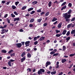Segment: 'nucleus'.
I'll use <instances>...</instances> for the list:
<instances>
[{
    "label": "nucleus",
    "instance_id": "10",
    "mask_svg": "<svg viewBox=\"0 0 75 75\" xmlns=\"http://www.w3.org/2000/svg\"><path fill=\"white\" fill-rule=\"evenodd\" d=\"M62 25V22H61L60 23H59L57 25L58 28H61V26Z\"/></svg>",
    "mask_w": 75,
    "mask_h": 75
},
{
    "label": "nucleus",
    "instance_id": "22",
    "mask_svg": "<svg viewBox=\"0 0 75 75\" xmlns=\"http://www.w3.org/2000/svg\"><path fill=\"white\" fill-rule=\"evenodd\" d=\"M70 38H70V37H68L66 39L67 41L66 42H68V41H69V40H70Z\"/></svg>",
    "mask_w": 75,
    "mask_h": 75
},
{
    "label": "nucleus",
    "instance_id": "29",
    "mask_svg": "<svg viewBox=\"0 0 75 75\" xmlns=\"http://www.w3.org/2000/svg\"><path fill=\"white\" fill-rule=\"evenodd\" d=\"M58 55H59V53H57L54 54L53 55V56H55V57L56 56H58Z\"/></svg>",
    "mask_w": 75,
    "mask_h": 75
},
{
    "label": "nucleus",
    "instance_id": "17",
    "mask_svg": "<svg viewBox=\"0 0 75 75\" xmlns=\"http://www.w3.org/2000/svg\"><path fill=\"white\" fill-rule=\"evenodd\" d=\"M27 56L28 58H31V55L30 53H28L27 54Z\"/></svg>",
    "mask_w": 75,
    "mask_h": 75
},
{
    "label": "nucleus",
    "instance_id": "11",
    "mask_svg": "<svg viewBox=\"0 0 75 75\" xmlns=\"http://www.w3.org/2000/svg\"><path fill=\"white\" fill-rule=\"evenodd\" d=\"M20 21V18L18 17L16 18H14L13 21Z\"/></svg>",
    "mask_w": 75,
    "mask_h": 75
},
{
    "label": "nucleus",
    "instance_id": "19",
    "mask_svg": "<svg viewBox=\"0 0 75 75\" xmlns=\"http://www.w3.org/2000/svg\"><path fill=\"white\" fill-rule=\"evenodd\" d=\"M38 3V1H34L32 2V4H33V5H35V4H36Z\"/></svg>",
    "mask_w": 75,
    "mask_h": 75
},
{
    "label": "nucleus",
    "instance_id": "8",
    "mask_svg": "<svg viewBox=\"0 0 75 75\" xmlns=\"http://www.w3.org/2000/svg\"><path fill=\"white\" fill-rule=\"evenodd\" d=\"M30 42V41H28L26 42H25V47H28L29 45V44Z\"/></svg>",
    "mask_w": 75,
    "mask_h": 75
},
{
    "label": "nucleus",
    "instance_id": "48",
    "mask_svg": "<svg viewBox=\"0 0 75 75\" xmlns=\"http://www.w3.org/2000/svg\"><path fill=\"white\" fill-rule=\"evenodd\" d=\"M11 1H9V2H7L6 4V5H8V4H10V3H11Z\"/></svg>",
    "mask_w": 75,
    "mask_h": 75
},
{
    "label": "nucleus",
    "instance_id": "7",
    "mask_svg": "<svg viewBox=\"0 0 75 75\" xmlns=\"http://www.w3.org/2000/svg\"><path fill=\"white\" fill-rule=\"evenodd\" d=\"M50 65H51V62H46L45 64V65H46V67H47L48 66Z\"/></svg>",
    "mask_w": 75,
    "mask_h": 75
},
{
    "label": "nucleus",
    "instance_id": "4",
    "mask_svg": "<svg viewBox=\"0 0 75 75\" xmlns=\"http://www.w3.org/2000/svg\"><path fill=\"white\" fill-rule=\"evenodd\" d=\"M75 26V25L74 24H72V23H70L67 26V28H70L71 27H74Z\"/></svg>",
    "mask_w": 75,
    "mask_h": 75
},
{
    "label": "nucleus",
    "instance_id": "52",
    "mask_svg": "<svg viewBox=\"0 0 75 75\" xmlns=\"http://www.w3.org/2000/svg\"><path fill=\"white\" fill-rule=\"evenodd\" d=\"M72 66H73V64L71 65H70V66L69 67V69H71V67H72Z\"/></svg>",
    "mask_w": 75,
    "mask_h": 75
},
{
    "label": "nucleus",
    "instance_id": "25",
    "mask_svg": "<svg viewBox=\"0 0 75 75\" xmlns=\"http://www.w3.org/2000/svg\"><path fill=\"white\" fill-rule=\"evenodd\" d=\"M25 55V52H23L21 54V57H23Z\"/></svg>",
    "mask_w": 75,
    "mask_h": 75
},
{
    "label": "nucleus",
    "instance_id": "33",
    "mask_svg": "<svg viewBox=\"0 0 75 75\" xmlns=\"http://www.w3.org/2000/svg\"><path fill=\"white\" fill-rule=\"evenodd\" d=\"M38 59H39L38 58H37V57H35L34 59V61H36L37 60H38Z\"/></svg>",
    "mask_w": 75,
    "mask_h": 75
},
{
    "label": "nucleus",
    "instance_id": "6",
    "mask_svg": "<svg viewBox=\"0 0 75 75\" xmlns=\"http://www.w3.org/2000/svg\"><path fill=\"white\" fill-rule=\"evenodd\" d=\"M16 45L18 48H21L22 46V44L21 43H18L16 44Z\"/></svg>",
    "mask_w": 75,
    "mask_h": 75
},
{
    "label": "nucleus",
    "instance_id": "2",
    "mask_svg": "<svg viewBox=\"0 0 75 75\" xmlns=\"http://www.w3.org/2000/svg\"><path fill=\"white\" fill-rule=\"evenodd\" d=\"M45 72V70L42 69H40V70L38 71V74L39 75L40 74H42V72Z\"/></svg>",
    "mask_w": 75,
    "mask_h": 75
},
{
    "label": "nucleus",
    "instance_id": "41",
    "mask_svg": "<svg viewBox=\"0 0 75 75\" xmlns=\"http://www.w3.org/2000/svg\"><path fill=\"white\" fill-rule=\"evenodd\" d=\"M47 25H48L47 23H45L43 24V26L44 27H46V26H47Z\"/></svg>",
    "mask_w": 75,
    "mask_h": 75
},
{
    "label": "nucleus",
    "instance_id": "21",
    "mask_svg": "<svg viewBox=\"0 0 75 75\" xmlns=\"http://www.w3.org/2000/svg\"><path fill=\"white\" fill-rule=\"evenodd\" d=\"M33 9H34V8H30L28 9V12L30 11H31V10H33Z\"/></svg>",
    "mask_w": 75,
    "mask_h": 75
},
{
    "label": "nucleus",
    "instance_id": "28",
    "mask_svg": "<svg viewBox=\"0 0 75 75\" xmlns=\"http://www.w3.org/2000/svg\"><path fill=\"white\" fill-rule=\"evenodd\" d=\"M42 21V18H40L39 19H38L37 20V22H41V21Z\"/></svg>",
    "mask_w": 75,
    "mask_h": 75
},
{
    "label": "nucleus",
    "instance_id": "40",
    "mask_svg": "<svg viewBox=\"0 0 75 75\" xmlns=\"http://www.w3.org/2000/svg\"><path fill=\"white\" fill-rule=\"evenodd\" d=\"M50 54H51V55H52L53 54H55V52H54V51H52L50 53Z\"/></svg>",
    "mask_w": 75,
    "mask_h": 75
},
{
    "label": "nucleus",
    "instance_id": "39",
    "mask_svg": "<svg viewBox=\"0 0 75 75\" xmlns=\"http://www.w3.org/2000/svg\"><path fill=\"white\" fill-rule=\"evenodd\" d=\"M35 11H33L31 12H30V14H33L34 13H35Z\"/></svg>",
    "mask_w": 75,
    "mask_h": 75
},
{
    "label": "nucleus",
    "instance_id": "24",
    "mask_svg": "<svg viewBox=\"0 0 75 75\" xmlns=\"http://www.w3.org/2000/svg\"><path fill=\"white\" fill-rule=\"evenodd\" d=\"M1 52L2 53H6L7 51L5 50H1Z\"/></svg>",
    "mask_w": 75,
    "mask_h": 75
},
{
    "label": "nucleus",
    "instance_id": "54",
    "mask_svg": "<svg viewBox=\"0 0 75 75\" xmlns=\"http://www.w3.org/2000/svg\"><path fill=\"white\" fill-rule=\"evenodd\" d=\"M74 55H75V54H70L69 55V56H70V57H73V56H74Z\"/></svg>",
    "mask_w": 75,
    "mask_h": 75
},
{
    "label": "nucleus",
    "instance_id": "62",
    "mask_svg": "<svg viewBox=\"0 0 75 75\" xmlns=\"http://www.w3.org/2000/svg\"><path fill=\"white\" fill-rule=\"evenodd\" d=\"M20 32H23V30L22 29H21L19 30Z\"/></svg>",
    "mask_w": 75,
    "mask_h": 75
},
{
    "label": "nucleus",
    "instance_id": "46",
    "mask_svg": "<svg viewBox=\"0 0 75 75\" xmlns=\"http://www.w3.org/2000/svg\"><path fill=\"white\" fill-rule=\"evenodd\" d=\"M13 51V50H11L10 51H9L8 52V53L9 54H10V53H11V52H12Z\"/></svg>",
    "mask_w": 75,
    "mask_h": 75
},
{
    "label": "nucleus",
    "instance_id": "45",
    "mask_svg": "<svg viewBox=\"0 0 75 75\" xmlns=\"http://www.w3.org/2000/svg\"><path fill=\"white\" fill-rule=\"evenodd\" d=\"M19 4V2L18 1H16L15 2V5L16 6H17L18 5V4Z\"/></svg>",
    "mask_w": 75,
    "mask_h": 75
},
{
    "label": "nucleus",
    "instance_id": "55",
    "mask_svg": "<svg viewBox=\"0 0 75 75\" xmlns=\"http://www.w3.org/2000/svg\"><path fill=\"white\" fill-rule=\"evenodd\" d=\"M30 27L31 28L33 27V25L32 24H30L29 25Z\"/></svg>",
    "mask_w": 75,
    "mask_h": 75
},
{
    "label": "nucleus",
    "instance_id": "12",
    "mask_svg": "<svg viewBox=\"0 0 75 75\" xmlns=\"http://www.w3.org/2000/svg\"><path fill=\"white\" fill-rule=\"evenodd\" d=\"M44 39H45V37L42 36L40 38L39 40L40 41H42V40H44Z\"/></svg>",
    "mask_w": 75,
    "mask_h": 75
},
{
    "label": "nucleus",
    "instance_id": "1",
    "mask_svg": "<svg viewBox=\"0 0 75 75\" xmlns=\"http://www.w3.org/2000/svg\"><path fill=\"white\" fill-rule=\"evenodd\" d=\"M72 12V10L69 9L67 12L64 13L63 15V17H64V19H65V21L67 22H69L70 19H69L70 17L71 16V13Z\"/></svg>",
    "mask_w": 75,
    "mask_h": 75
},
{
    "label": "nucleus",
    "instance_id": "14",
    "mask_svg": "<svg viewBox=\"0 0 75 75\" xmlns=\"http://www.w3.org/2000/svg\"><path fill=\"white\" fill-rule=\"evenodd\" d=\"M57 18L55 17H54L53 19H52V22H54V21H57Z\"/></svg>",
    "mask_w": 75,
    "mask_h": 75
},
{
    "label": "nucleus",
    "instance_id": "35",
    "mask_svg": "<svg viewBox=\"0 0 75 75\" xmlns=\"http://www.w3.org/2000/svg\"><path fill=\"white\" fill-rule=\"evenodd\" d=\"M11 57H14L15 56V53H13L10 54Z\"/></svg>",
    "mask_w": 75,
    "mask_h": 75
},
{
    "label": "nucleus",
    "instance_id": "44",
    "mask_svg": "<svg viewBox=\"0 0 75 75\" xmlns=\"http://www.w3.org/2000/svg\"><path fill=\"white\" fill-rule=\"evenodd\" d=\"M66 3H67V2H64L62 4V6H64L65 4H66Z\"/></svg>",
    "mask_w": 75,
    "mask_h": 75
},
{
    "label": "nucleus",
    "instance_id": "34",
    "mask_svg": "<svg viewBox=\"0 0 75 75\" xmlns=\"http://www.w3.org/2000/svg\"><path fill=\"white\" fill-rule=\"evenodd\" d=\"M12 8H13V9H16V6L14 5H13L12 6Z\"/></svg>",
    "mask_w": 75,
    "mask_h": 75
},
{
    "label": "nucleus",
    "instance_id": "47",
    "mask_svg": "<svg viewBox=\"0 0 75 75\" xmlns=\"http://www.w3.org/2000/svg\"><path fill=\"white\" fill-rule=\"evenodd\" d=\"M41 12V10L40 9L38 10H37V12L38 13H40V12Z\"/></svg>",
    "mask_w": 75,
    "mask_h": 75
},
{
    "label": "nucleus",
    "instance_id": "51",
    "mask_svg": "<svg viewBox=\"0 0 75 75\" xmlns=\"http://www.w3.org/2000/svg\"><path fill=\"white\" fill-rule=\"evenodd\" d=\"M29 72H31V69L28 68V69H27V71H28Z\"/></svg>",
    "mask_w": 75,
    "mask_h": 75
},
{
    "label": "nucleus",
    "instance_id": "36",
    "mask_svg": "<svg viewBox=\"0 0 75 75\" xmlns=\"http://www.w3.org/2000/svg\"><path fill=\"white\" fill-rule=\"evenodd\" d=\"M26 8H27V7H26V6H24L21 9L22 10H24V9H25Z\"/></svg>",
    "mask_w": 75,
    "mask_h": 75
},
{
    "label": "nucleus",
    "instance_id": "61",
    "mask_svg": "<svg viewBox=\"0 0 75 75\" xmlns=\"http://www.w3.org/2000/svg\"><path fill=\"white\" fill-rule=\"evenodd\" d=\"M63 74V72H61L60 73H59L58 75H62Z\"/></svg>",
    "mask_w": 75,
    "mask_h": 75
},
{
    "label": "nucleus",
    "instance_id": "58",
    "mask_svg": "<svg viewBox=\"0 0 75 75\" xmlns=\"http://www.w3.org/2000/svg\"><path fill=\"white\" fill-rule=\"evenodd\" d=\"M7 26V25H4V28H6Z\"/></svg>",
    "mask_w": 75,
    "mask_h": 75
},
{
    "label": "nucleus",
    "instance_id": "5",
    "mask_svg": "<svg viewBox=\"0 0 75 75\" xmlns=\"http://www.w3.org/2000/svg\"><path fill=\"white\" fill-rule=\"evenodd\" d=\"M8 30H5V29H2L1 30V31L2 32H1V34H4V33H7L8 32Z\"/></svg>",
    "mask_w": 75,
    "mask_h": 75
},
{
    "label": "nucleus",
    "instance_id": "64",
    "mask_svg": "<svg viewBox=\"0 0 75 75\" xmlns=\"http://www.w3.org/2000/svg\"><path fill=\"white\" fill-rule=\"evenodd\" d=\"M7 21H8V23H10V20L9 19L7 20Z\"/></svg>",
    "mask_w": 75,
    "mask_h": 75
},
{
    "label": "nucleus",
    "instance_id": "56",
    "mask_svg": "<svg viewBox=\"0 0 75 75\" xmlns=\"http://www.w3.org/2000/svg\"><path fill=\"white\" fill-rule=\"evenodd\" d=\"M2 3H3V4H4L6 3V1H1Z\"/></svg>",
    "mask_w": 75,
    "mask_h": 75
},
{
    "label": "nucleus",
    "instance_id": "50",
    "mask_svg": "<svg viewBox=\"0 0 75 75\" xmlns=\"http://www.w3.org/2000/svg\"><path fill=\"white\" fill-rule=\"evenodd\" d=\"M37 40V37H35L34 38V41H36Z\"/></svg>",
    "mask_w": 75,
    "mask_h": 75
},
{
    "label": "nucleus",
    "instance_id": "15",
    "mask_svg": "<svg viewBox=\"0 0 75 75\" xmlns=\"http://www.w3.org/2000/svg\"><path fill=\"white\" fill-rule=\"evenodd\" d=\"M67 61V59H62V63H64Z\"/></svg>",
    "mask_w": 75,
    "mask_h": 75
},
{
    "label": "nucleus",
    "instance_id": "20",
    "mask_svg": "<svg viewBox=\"0 0 75 75\" xmlns=\"http://www.w3.org/2000/svg\"><path fill=\"white\" fill-rule=\"evenodd\" d=\"M52 5V2H51V1H50L48 3L49 7H50Z\"/></svg>",
    "mask_w": 75,
    "mask_h": 75
},
{
    "label": "nucleus",
    "instance_id": "18",
    "mask_svg": "<svg viewBox=\"0 0 75 75\" xmlns=\"http://www.w3.org/2000/svg\"><path fill=\"white\" fill-rule=\"evenodd\" d=\"M67 8V6H63L61 9V11H62L63 10H64V9H65V8Z\"/></svg>",
    "mask_w": 75,
    "mask_h": 75
},
{
    "label": "nucleus",
    "instance_id": "23",
    "mask_svg": "<svg viewBox=\"0 0 75 75\" xmlns=\"http://www.w3.org/2000/svg\"><path fill=\"white\" fill-rule=\"evenodd\" d=\"M34 21V18L31 19L30 21V23H33Z\"/></svg>",
    "mask_w": 75,
    "mask_h": 75
},
{
    "label": "nucleus",
    "instance_id": "63",
    "mask_svg": "<svg viewBox=\"0 0 75 75\" xmlns=\"http://www.w3.org/2000/svg\"><path fill=\"white\" fill-rule=\"evenodd\" d=\"M21 6H22V5L21 4H19L18 5L19 7H21Z\"/></svg>",
    "mask_w": 75,
    "mask_h": 75
},
{
    "label": "nucleus",
    "instance_id": "57",
    "mask_svg": "<svg viewBox=\"0 0 75 75\" xmlns=\"http://www.w3.org/2000/svg\"><path fill=\"white\" fill-rule=\"evenodd\" d=\"M8 16V14H6L5 15V16H4V18H6Z\"/></svg>",
    "mask_w": 75,
    "mask_h": 75
},
{
    "label": "nucleus",
    "instance_id": "49",
    "mask_svg": "<svg viewBox=\"0 0 75 75\" xmlns=\"http://www.w3.org/2000/svg\"><path fill=\"white\" fill-rule=\"evenodd\" d=\"M38 44V42L37 41H36L34 42V45H37V44Z\"/></svg>",
    "mask_w": 75,
    "mask_h": 75
},
{
    "label": "nucleus",
    "instance_id": "60",
    "mask_svg": "<svg viewBox=\"0 0 75 75\" xmlns=\"http://www.w3.org/2000/svg\"><path fill=\"white\" fill-rule=\"evenodd\" d=\"M45 13V12H42L41 13L40 15H42V14H44Z\"/></svg>",
    "mask_w": 75,
    "mask_h": 75
},
{
    "label": "nucleus",
    "instance_id": "59",
    "mask_svg": "<svg viewBox=\"0 0 75 75\" xmlns=\"http://www.w3.org/2000/svg\"><path fill=\"white\" fill-rule=\"evenodd\" d=\"M57 23H58V21H56V22L53 23V24L54 25H55V24H57Z\"/></svg>",
    "mask_w": 75,
    "mask_h": 75
},
{
    "label": "nucleus",
    "instance_id": "13",
    "mask_svg": "<svg viewBox=\"0 0 75 75\" xmlns=\"http://www.w3.org/2000/svg\"><path fill=\"white\" fill-rule=\"evenodd\" d=\"M67 32V30H64L62 33L63 35H65V34H66Z\"/></svg>",
    "mask_w": 75,
    "mask_h": 75
},
{
    "label": "nucleus",
    "instance_id": "37",
    "mask_svg": "<svg viewBox=\"0 0 75 75\" xmlns=\"http://www.w3.org/2000/svg\"><path fill=\"white\" fill-rule=\"evenodd\" d=\"M14 14L16 16H18V13H17V12L15 11L13 12Z\"/></svg>",
    "mask_w": 75,
    "mask_h": 75
},
{
    "label": "nucleus",
    "instance_id": "30",
    "mask_svg": "<svg viewBox=\"0 0 75 75\" xmlns=\"http://www.w3.org/2000/svg\"><path fill=\"white\" fill-rule=\"evenodd\" d=\"M50 14V12H47L45 14V16H48L49 14Z\"/></svg>",
    "mask_w": 75,
    "mask_h": 75
},
{
    "label": "nucleus",
    "instance_id": "53",
    "mask_svg": "<svg viewBox=\"0 0 75 75\" xmlns=\"http://www.w3.org/2000/svg\"><path fill=\"white\" fill-rule=\"evenodd\" d=\"M75 20V18H73L71 20V21H74V20Z\"/></svg>",
    "mask_w": 75,
    "mask_h": 75
},
{
    "label": "nucleus",
    "instance_id": "43",
    "mask_svg": "<svg viewBox=\"0 0 75 75\" xmlns=\"http://www.w3.org/2000/svg\"><path fill=\"white\" fill-rule=\"evenodd\" d=\"M55 31L56 32V33H59L60 32V30H55Z\"/></svg>",
    "mask_w": 75,
    "mask_h": 75
},
{
    "label": "nucleus",
    "instance_id": "3",
    "mask_svg": "<svg viewBox=\"0 0 75 75\" xmlns=\"http://www.w3.org/2000/svg\"><path fill=\"white\" fill-rule=\"evenodd\" d=\"M15 61V60H13V59H11L10 60V61L8 62V65L9 67H11V62H14Z\"/></svg>",
    "mask_w": 75,
    "mask_h": 75
},
{
    "label": "nucleus",
    "instance_id": "32",
    "mask_svg": "<svg viewBox=\"0 0 75 75\" xmlns=\"http://www.w3.org/2000/svg\"><path fill=\"white\" fill-rule=\"evenodd\" d=\"M11 17H12V18H14L15 17H16V16H15V15H14V14L13 13L11 14Z\"/></svg>",
    "mask_w": 75,
    "mask_h": 75
},
{
    "label": "nucleus",
    "instance_id": "9",
    "mask_svg": "<svg viewBox=\"0 0 75 75\" xmlns=\"http://www.w3.org/2000/svg\"><path fill=\"white\" fill-rule=\"evenodd\" d=\"M21 62H24V61L25 60V57H23L21 59Z\"/></svg>",
    "mask_w": 75,
    "mask_h": 75
},
{
    "label": "nucleus",
    "instance_id": "38",
    "mask_svg": "<svg viewBox=\"0 0 75 75\" xmlns=\"http://www.w3.org/2000/svg\"><path fill=\"white\" fill-rule=\"evenodd\" d=\"M68 6L70 7H72V4L71 3H69L68 4Z\"/></svg>",
    "mask_w": 75,
    "mask_h": 75
},
{
    "label": "nucleus",
    "instance_id": "26",
    "mask_svg": "<svg viewBox=\"0 0 75 75\" xmlns=\"http://www.w3.org/2000/svg\"><path fill=\"white\" fill-rule=\"evenodd\" d=\"M56 71H52L51 72V74L52 75H55L56 74Z\"/></svg>",
    "mask_w": 75,
    "mask_h": 75
},
{
    "label": "nucleus",
    "instance_id": "42",
    "mask_svg": "<svg viewBox=\"0 0 75 75\" xmlns=\"http://www.w3.org/2000/svg\"><path fill=\"white\" fill-rule=\"evenodd\" d=\"M56 37H60L61 36V34H57L56 35Z\"/></svg>",
    "mask_w": 75,
    "mask_h": 75
},
{
    "label": "nucleus",
    "instance_id": "16",
    "mask_svg": "<svg viewBox=\"0 0 75 75\" xmlns=\"http://www.w3.org/2000/svg\"><path fill=\"white\" fill-rule=\"evenodd\" d=\"M75 34V29L73 30L71 32V34Z\"/></svg>",
    "mask_w": 75,
    "mask_h": 75
},
{
    "label": "nucleus",
    "instance_id": "27",
    "mask_svg": "<svg viewBox=\"0 0 75 75\" xmlns=\"http://www.w3.org/2000/svg\"><path fill=\"white\" fill-rule=\"evenodd\" d=\"M66 50V47L64 46H63V49H62L63 51H65Z\"/></svg>",
    "mask_w": 75,
    "mask_h": 75
},
{
    "label": "nucleus",
    "instance_id": "31",
    "mask_svg": "<svg viewBox=\"0 0 75 75\" xmlns=\"http://www.w3.org/2000/svg\"><path fill=\"white\" fill-rule=\"evenodd\" d=\"M69 34H70V32L69 31H68L66 34V35L67 36H68V35H69Z\"/></svg>",
    "mask_w": 75,
    "mask_h": 75
}]
</instances>
